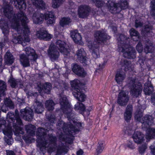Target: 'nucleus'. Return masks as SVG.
Masks as SVG:
<instances>
[{"label": "nucleus", "mask_w": 155, "mask_h": 155, "mask_svg": "<svg viewBox=\"0 0 155 155\" xmlns=\"http://www.w3.org/2000/svg\"><path fill=\"white\" fill-rule=\"evenodd\" d=\"M11 0L12 2L16 1L17 4L15 5V7L20 10V11L17 14H14L13 7L6 4L4 5L3 8L4 14L6 17L11 20L12 22H13L12 26L18 34L23 32L22 36L19 35L17 37H15L12 39V42L15 44L21 43L24 46L26 45L27 42L30 41L28 37L30 32L27 25L28 18L23 12L26 8V3L24 0Z\"/></svg>", "instance_id": "nucleus-1"}, {"label": "nucleus", "mask_w": 155, "mask_h": 155, "mask_svg": "<svg viewBox=\"0 0 155 155\" xmlns=\"http://www.w3.org/2000/svg\"><path fill=\"white\" fill-rule=\"evenodd\" d=\"M49 130L42 128L38 129L36 135L38 137L37 142V146L40 150L43 153L46 151L48 153H51L55 150L56 145L57 138L56 137L52 134L46 135Z\"/></svg>", "instance_id": "nucleus-2"}, {"label": "nucleus", "mask_w": 155, "mask_h": 155, "mask_svg": "<svg viewBox=\"0 0 155 155\" xmlns=\"http://www.w3.org/2000/svg\"><path fill=\"white\" fill-rule=\"evenodd\" d=\"M66 44L64 42L58 40L56 42V47L53 44H51L48 50V54L51 61L57 60L59 55L58 49L64 55V57L70 56V49L65 48Z\"/></svg>", "instance_id": "nucleus-3"}, {"label": "nucleus", "mask_w": 155, "mask_h": 155, "mask_svg": "<svg viewBox=\"0 0 155 155\" xmlns=\"http://www.w3.org/2000/svg\"><path fill=\"white\" fill-rule=\"evenodd\" d=\"M91 0L95 3L96 6L98 8L103 6H107L110 12L112 13H116L119 12V10H117L119 7L121 9H125L127 8L128 6L127 0H119L117 4L110 0Z\"/></svg>", "instance_id": "nucleus-4"}, {"label": "nucleus", "mask_w": 155, "mask_h": 155, "mask_svg": "<svg viewBox=\"0 0 155 155\" xmlns=\"http://www.w3.org/2000/svg\"><path fill=\"white\" fill-rule=\"evenodd\" d=\"M71 110L69 109L63 111L64 113L66 114L68 120L69 121L67 126L64 125L62 129L64 133L66 134H70L73 136L75 134V133L78 131L77 129L73 127L72 123L75 124V116L74 113L72 112V108L70 107Z\"/></svg>", "instance_id": "nucleus-5"}, {"label": "nucleus", "mask_w": 155, "mask_h": 155, "mask_svg": "<svg viewBox=\"0 0 155 155\" xmlns=\"http://www.w3.org/2000/svg\"><path fill=\"white\" fill-rule=\"evenodd\" d=\"M32 18L34 23L35 24H40L45 19L47 24H52L55 22V17L54 13L51 12L44 14L36 12L33 14Z\"/></svg>", "instance_id": "nucleus-6"}, {"label": "nucleus", "mask_w": 155, "mask_h": 155, "mask_svg": "<svg viewBox=\"0 0 155 155\" xmlns=\"http://www.w3.org/2000/svg\"><path fill=\"white\" fill-rule=\"evenodd\" d=\"M143 110L144 109L141 108V106H139L135 112V118L137 121L143 124V127L148 128L153 124V118L151 116L147 115L141 118L143 116Z\"/></svg>", "instance_id": "nucleus-7"}, {"label": "nucleus", "mask_w": 155, "mask_h": 155, "mask_svg": "<svg viewBox=\"0 0 155 155\" xmlns=\"http://www.w3.org/2000/svg\"><path fill=\"white\" fill-rule=\"evenodd\" d=\"M128 86L130 89V93L133 97H137L141 95L142 91V86L135 78L129 79Z\"/></svg>", "instance_id": "nucleus-8"}, {"label": "nucleus", "mask_w": 155, "mask_h": 155, "mask_svg": "<svg viewBox=\"0 0 155 155\" xmlns=\"http://www.w3.org/2000/svg\"><path fill=\"white\" fill-rule=\"evenodd\" d=\"M80 83V81L78 79L71 81L70 83L72 89L74 90L73 92L74 96L79 101L83 102L86 97L79 87Z\"/></svg>", "instance_id": "nucleus-9"}, {"label": "nucleus", "mask_w": 155, "mask_h": 155, "mask_svg": "<svg viewBox=\"0 0 155 155\" xmlns=\"http://www.w3.org/2000/svg\"><path fill=\"white\" fill-rule=\"evenodd\" d=\"M119 51L123 53L124 57L129 59L135 58L136 52L134 48L128 44H124L119 47Z\"/></svg>", "instance_id": "nucleus-10"}, {"label": "nucleus", "mask_w": 155, "mask_h": 155, "mask_svg": "<svg viewBox=\"0 0 155 155\" xmlns=\"http://www.w3.org/2000/svg\"><path fill=\"white\" fill-rule=\"evenodd\" d=\"M0 27L2 29L3 33L4 35L3 38L2 40L0 42V47L2 48L5 45V43L9 41V39L8 37L9 33V28L7 23H3V21H1L0 23Z\"/></svg>", "instance_id": "nucleus-11"}, {"label": "nucleus", "mask_w": 155, "mask_h": 155, "mask_svg": "<svg viewBox=\"0 0 155 155\" xmlns=\"http://www.w3.org/2000/svg\"><path fill=\"white\" fill-rule=\"evenodd\" d=\"M7 119L9 121V124L8 125V129H12V125L13 126V127L15 128L16 131L21 134H23V133L21 129V128L18 126H16V124L14 123L15 120V116L14 114L11 112H9L7 114Z\"/></svg>", "instance_id": "nucleus-12"}, {"label": "nucleus", "mask_w": 155, "mask_h": 155, "mask_svg": "<svg viewBox=\"0 0 155 155\" xmlns=\"http://www.w3.org/2000/svg\"><path fill=\"white\" fill-rule=\"evenodd\" d=\"M20 114L24 119L28 121L32 120L34 115L32 110L28 107L21 110Z\"/></svg>", "instance_id": "nucleus-13"}, {"label": "nucleus", "mask_w": 155, "mask_h": 155, "mask_svg": "<svg viewBox=\"0 0 155 155\" xmlns=\"http://www.w3.org/2000/svg\"><path fill=\"white\" fill-rule=\"evenodd\" d=\"M129 100L128 94L125 91H121L119 93L117 100V103L120 106H125Z\"/></svg>", "instance_id": "nucleus-14"}, {"label": "nucleus", "mask_w": 155, "mask_h": 155, "mask_svg": "<svg viewBox=\"0 0 155 155\" xmlns=\"http://www.w3.org/2000/svg\"><path fill=\"white\" fill-rule=\"evenodd\" d=\"M94 37L98 43H104L105 41L109 39L110 37L104 32L97 31L95 33Z\"/></svg>", "instance_id": "nucleus-15"}, {"label": "nucleus", "mask_w": 155, "mask_h": 155, "mask_svg": "<svg viewBox=\"0 0 155 155\" xmlns=\"http://www.w3.org/2000/svg\"><path fill=\"white\" fill-rule=\"evenodd\" d=\"M71 68L73 71L78 76L82 77H84L85 76L86 73L84 69L80 65L74 64H72Z\"/></svg>", "instance_id": "nucleus-16"}, {"label": "nucleus", "mask_w": 155, "mask_h": 155, "mask_svg": "<svg viewBox=\"0 0 155 155\" xmlns=\"http://www.w3.org/2000/svg\"><path fill=\"white\" fill-rule=\"evenodd\" d=\"M88 45L89 48L93 51L92 53L93 57L95 59L99 57L100 54L99 50L98 49L99 47V44H94V43H92L91 41H90L88 43Z\"/></svg>", "instance_id": "nucleus-17"}, {"label": "nucleus", "mask_w": 155, "mask_h": 155, "mask_svg": "<svg viewBox=\"0 0 155 155\" xmlns=\"http://www.w3.org/2000/svg\"><path fill=\"white\" fill-rule=\"evenodd\" d=\"M90 11V8L87 5L80 6L78 8V15L79 17L84 18L87 17Z\"/></svg>", "instance_id": "nucleus-18"}, {"label": "nucleus", "mask_w": 155, "mask_h": 155, "mask_svg": "<svg viewBox=\"0 0 155 155\" xmlns=\"http://www.w3.org/2000/svg\"><path fill=\"white\" fill-rule=\"evenodd\" d=\"M3 133L5 135L4 137L5 142L8 145H12L13 140L12 138V133L11 129H8L3 130Z\"/></svg>", "instance_id": "nucleus-19"}, {"label": "nucleus", "mask_w": 155, "mask_h": 155, "mask_svg": "<svg viewBox=\"0 0 155 155\" xmlns=\"http://www.w3.org/2000/svg\"><path fill=\"white\" fill-rule=\"evenodd\" d=\"M27 56L30 57L32 61H35L37 58V55L36 54L35 50L29 47H26L24 49Z\"/></svg>", "instance_id": "nucleus-20"}, {"label": "nucleus", "mask_w": 155, "mask_h": 155, "mask_svg": "<svg viewBox=\"0 0 155 155\" xmlns=\"http://www.w3.org/2000/svg\"><path fill=\"white\" fill-rule=\"evenodd\" d=\"M19 57L21 64L24 67L30 66L29 60L33 61L32 59H31L30 58L24 54H20Z\"/></svg>", "instance_id": "nucleus-21"}, {"label": "nucleus", "mask_w": 155, "mask_h": 155, "mask_svg": "<svg viewBox=\"0 0 155 155\" xmlns=\"http://www.w3.org/2000/svg\"><path fill=\"white\" fill-rule=\"evenodd\" d=\"M37 37L40 39L49 40L52 38V35L48 33L45 30H40L37 31L36 34Z\"/></svg>", "instance_id": "nucleus-22"}, {"label": "nucleus", "mask_w": 155, "mask_h": 155, "mask_svg": "<svg viewBox=\"0 0 155 155\" xmlns=\"http://www.w3.org/2000/svg\"><path fill=\"white\" fill-rule=\"evenodd\" d=\"M60 103L61 105V109L63 111L67 109H69L71 110L70 107H71L70 104L68 102L67 98L65 96H63L60 99Z\"/></svg>", "instance_id": "nucleus-23"}, {"label": "nucleus", "mask_w": 155, "mask_h": 155, "mask_svg": "<svg viewBox=\"0 0 155 155\" xmlns=\"http://www.w3.org/2000/svg\"><path fill=\"white\" fill-rule=\"evenodd\" d=\"M77 56V60L81 63H85L86 59V54L84 49L81 48L77 52L76 54Z\"/></svg>", "instance_id": "nucleus-24"}, {"label": "nucleus", "mask_w": 155, "mask_h": 155, "mask_svg": "<svg viewBox=\"0 0 155 155\" xmlns=\"http://www.w3.org/2000/svg\"><path fill=\"white\" fill-rule=\"evenodd\" d=\"M56 150V155H62L63 154H65L68 151V150L63 144H61L57 146V141L56 142V145L55 147V150L52 152L55 151Z\"/></svg>", "instance_id": "nucleus-25"}, {"label": "nucleus", "mask_w": 155, "mask_h": 155, "mask_svg": "<svg viewBox=\"0 0 155 155\" xmlns=\"http://www.w3.org/2000/svg\"><path fill=\"white\" fill-rule=\"evenodd\" d=\"M144 135L139 131L135 132L133 136V139L135 143L140 144L144 140Z\"/></svg>", "instance_id": "nucleus-26"}, {"label": "nucleus", "mask_w": 155, "mask_h": 155, "mask_svg": "<svg viewBox=\"0 0 155 155\" xmlns=\"http://www.w3.org/2000/svg\"><path fill=\"white\" fill-rule=\"evenodd\" d=\"M44 108L42 103L35 99V103L33 105V109L35 112L37 114L41 113L44 110Z\"/></svg>", "instance_id": "nucleus-27"}, {"label": "nucleus", "mask_w": 155, "mask_h": 155, "mask_svg": "<svg viewBox=\"0 0 155 155\" xmlns=\"http://www.w3.org/2000/svg\"><path fill=\"white\" fill-rule=\"evenodd\" d=\"M38 87L39 88V91L43 90L45 93L49 94L50 92L51 88V83L46 82L43 84L41 83L38 84Z\"/></svg>", "instance_id": "nucleus-28"}, {"label": "nucleus", "mask_w": 155, "mask_h": 155, "mask_svg": "<svg viewBox=\"0 0 155 155\" xmlns=\"http://www.w3.org/2000/svg\"><path fill=\"white\" fill-rule=\"evenodd\" d=\"M133 111V107L131 105H128L126 108L124 114L125 120L127 122L130 120L132 117Z\"/></svg>", "instance_id": "nucleus-29"}, {"label": "nucleus", "mask_w": 155, "mask_h": 155, "mask_svg": "<svg viewBox=\"0 0 155 155\" xmlns=\"http://www.w3.org/2000/svg\"><path fill=\"white\" fill-rule=\"evenodd\" d=\"M14 58L12 53L8 51L4 56V61L5 64L10 65L13 62Z\"/></svg>", "instance_id": "nucleus-30"}, {"label": "nucleus", "mask_w": 155, "mask_h": 155, "mask_svg": "<svg viewBox=\"0 0 155 155\" xmlns=\"http://www.w3.org/2000/svg\"><path fill=\"white\" fill-rule=\"evenodd\" d=\"M71 36L75 43H78L81 40V37L77 30L73 31L71 32Z\"/></svg>", "instance_id": "nucleus-31"}, {"label": "nucleus", "mask_w": 155, "mask_h": 155, "mask_svg": "<svg viewBox=\"0 0 155 155\" xmlns=\"http://www.w3.org/2000/svg\"><path fill=\"white\" fill-rule=\"evenodd\" d=\"M147 128L146 138L147 140L154 138L155 137V128L150 127Z\"/></svg>", "instance_id": "nucleus-32"}, {"label": "nucleus", "mask_w": 155, "mask_h": 155, "mask_svg": "<svg viewBox=\"0 0 155 155\" xmlns=\"http://www.w3.org/2000/svg\"><path fill=\"white\" fill-rule=\"evenodd\" d=\"M33 4L36 8L43 9L45 8V4L42 0H31Z\"/></svg>", "instance_id": "nucleus-33"}, {"label": "nucleus", "mask_w": 155, "mask_h": 155, "mask_svg": "<svg viewBox=\"0 0 155 155\" xmlns=\"http://www.w3.org/2000/svg\"><path fill=\"white\" fill-rule=\"evenodd\" d=\"M35 126L31 124H28L25 126L27 133L31 136H33L35 135Z\"/></svg>", "instance_id": "nucleus-34"}, {"label": "nucleus", "mask_w": 155, "mask_h": 155, "mask_svg": "<svg viewBox=\"0 0 155 155\" xmlns=\"http://www.w3.org/2000/svg\"><path fill=\"white\" fill-rule=\"evenodd\" d=\"M125 74L122 72H117L115 75V79L117 83L120 84L125 78Z\"/></svg>", "instance_id": "nucleus-35"}, {"label": "nucleus", "mask_w": 155, "mask_h": 155, "mask_svg": "<svg viewBox=\"0 0 155 155\" xmlns=\"http://www.w3.org/2000/svg\"><path fill=\"white\" fill-rule=\"evenodd\" d=\"M7 85L6 83L3 81L0 80V97L1 95H5V92L7 89ZM1 99L0 98V102Z\"/></svg>", "instance_id": "nucleus-36"}, {"label": "nucleus", "mask_w": 155, "mask_h": 155, "mask_svg": "<svg viewBox=\"0 0 155 155\" xmlns=\"http://www.w3.org/2000/svg\"><path fill=\"white\" fill-rule=\"evenodd\" d=\"M54 104L52 100L46 101L45 103V107L48 111H52L54 109Z\"/></svg>", "instance_id": "nucleus-37"}, {"label": "nucleus", "mask_w": 155, "mask_h": 155, "mask_svg": "<svg viewBox=\"0 0 155 155\" xmlns=\"http://www.w3.org/2000/svg\"><path fill=\"white\" fill-rule=\"evenodd\" d=\"M143 91L146 95H150L153 92V87L151 84H150L147 86H146Z\"/></svg>", "instance_id": "nucleus-38"}, {"label": "nucleus", "mask_w": 155, "mask_h": 155, "mask_svg": "<svg viewBox=\"0 0 155 155\" xmlns=\"http://www.w3.org/2000/svg\"><path fill=\"white\" fill-rule=\"evenodd\" d=\"M121 64L122 67H124V69L125 71L129 70L130 68L131 64L130 61L126 60H122Z\"/></svg>", "instance_id": "nucleus-39"}, {"label": "nucleus", "mask_w": 155, "mask_h": 155, "mask_svg": "<svg viewBox=\"0 0 155 155\" xmlns=\"http://www.w3.org/2000/svg\"><path fill=\"white\" fill-rule=\"evenodd\" d=\"M65 0H52V6L54 8H58L64 2Z\"/></svg>", "instance_id": "nucleus-40"}, {"label": "nucleus", "mask_w": 155, "mask_h": 155, "mask_svg": "<svg viewBox=\"0 0 155 155\" xmlns=\"http://www.w3.org/2000/svg\"><path fill=\"white\" fill-rule=\"evenodd\" d=\"M71 21V19L69 18L64 17L62 18L60 21V25L62 26L69 25Z\"/></svg>", "instance_id": "nucleus-41"}, {"label": "nucleus", "mask_w": 155, "mask_h": 155, "mask_svg": "<svg viewBox=\"0 0 155 155\" xmlns=\"http://www.w3.org/2000/svg\"><path fill=\"white\" fill-rule=\"evenodd\" d=\"M5 105L7 107L11 109L14 108V105L13 103L10 99L6 98L4 101Z\"/></svg>", "instance_id": "nucleus-42"}, {"label": "nucleus", "mask_w": 155, "mask_h": 155, "mask_svg": "<svg viewBox=\"0 0 155 155\" xmlns=\"http://www.w3.org/2000/svg\"><path fill=\"white\" fill-rule=\"evenodd\" d=\"M129 32L131 37L135 36L136 37V39L135 40L133 39V40L134 41H137L139 39V34L138 31H136L133 28H132L130 31Z\"/></svg>", "instance_id": "nucleus-43"}, {"label": "nucleus", "mask_w": 155, "mask_h": 155, "mask_svg": "<svg viewBox=\"0 0 155 155\" xmlns=\"http://www.w3.org/2000/svg\"><path fill=\"white\" fill-rule=\"evenodd\" d=\"M74 109L75 110H79L82 111H84L85 110V107L83 104L78 102L75 104Z\"/></svg>", "instance_id": "nucleus-44"}, {"label": "nucleus", "mask_w": 155, "mask_h": 155, "mask_svg": "<svg viewBox=\"0 0 155 155\" xmlns=\"http://www.w3.org/2000/svg\"><path fill=\"white\" fill-rule=\"evenodd\" d=\"M8 82L10 83L11 86L12 88L15 87L18 83L20 82L19 80H15L13 78H10Z\"/></svg>", "instance_id": "nucleus-45"}, {"label": "nucleus", "mask_w": 155, "mask_h": 155, "mask_svg": "<svg viewBox=\"0 0 155 155\" xmlns=\"http://www.w3.org/2000/svg\"><path fill=\"white\" fill-rule=\"evenodd\" d=\"M104 149V146L102 142H99L96 149V151L98 154L101 153Z\"/></svg>", "instance_id": "nucleus-46"}, {"label": "nucleus", "mask_w": 155, "mask_h": 155, "mask_svg": "<svg viewBox=\"0 0 155 155\" xmlns=\"http://www.w3.org/2000/svg\"><path fill=\"white\" fill-rule=\"evenodd\" d=\"M153 48L152 44L149 45H146L144 48V51L146 53L152 52Z\"/></svg>", "instance_id": "nucleus-47"}, {"label": "nucleus", "mask_w": 155, "mask_h": 155, "mask_svg": "<svg viewBox=\"0 0 155 155\" xmlns=\"http://www.w3.org/2000/svg\"><path fill=\"white\" fill-rule=\"evenodd\" d=\"M152 27L151 25H146L145 26V28L143 30V32H144L145 34L146 33L150 32V31L152 30Z\"/></svg>", "instance_id": "nucleus-48"}, {"label": "nucleus", "mask_w": 155, "mask_h": 155, "mask_svg": "<svg viewBox=\"0 0 155 155\" xmlns=\"http://www.w3.org/2000/svg\"><path fill=\"white\" fill-rule=\"evenodd\" d=\"M46 118L51 123H54L55 120V116L54 115H51L50 116L46 115Z\"/></svg>", "instance_id": "nucleus-49"}, {"label": "nucleus", "mask_w": 155, "mask_h": 155, "mask_svg": "<svg viewBox=\"0 0 155 155\" xmlns=\"http://www.w3.org/2000/svg\"><path fill=\"white\" fill-rule=\"evenodd\" d=\"M147 146L145 144L142 145L139 148V153L141 154H143L145 152V150L147 149Z\"/></svg>", "instance_id": "nucleus-50"}, {"label": "nucleus", "mask_w": 155, "mask_h": 155, "mask_svg": "<svg viewBox=\"0 0 155 155\" xmlns=\"http://www.w3.org/2000/svg\"><path fill=\"white\" fill-rule=\"evenodd\" d=\"M72 124H73V127H74L75 129H77L78 130V131H77L75 133V134H74V135L76 134L77 132H78L79 131V130L77 128H76L74 125H75V126L76 125L77 126H78V127H82V124L81 123H80V122H77L76 121H75V124L74 123H72ZM67 134L69 135L70 136H72V137H73V136L74 135H73V136H72V135H70V134Z\"/></svg>", "instance_id": "nucleus-51"}, {"label": "nucleus", "mask_w": 155, "mask_h": 155, "mask_svg": "<svg viewBox=\"0 0 155 155\" xmlns=\"http://www.w3.org/2000/svg\"><path fill=\"white\" fill-rule=\"evenodd\" d=\"M136 49L138 52L139 53H141L143 50V47L142 44L140 43H138L136 46Z\"/></svg>", "instance_id": "nucleus-52"}, {"label": "nucleus", "mask_w": 155, "mask_h": 155, "mask_svg": "<svg viewBox=\"0 0 155 155\" xmlns=\"http://www.w3.org/2000/svg\"><path fill=\"white\" fill-rule=\"evenodd\" d=\"M15 120H16V123L18 125H21L22 124V123L21 120L19 117V115H18L15 117Z\"/></svg>", "instance_id": "nucleus-53"}, {"label": "nucleus", "mask_w": 155, "mask_h": 155, "mask_svg": "<svg viewBox=\"0 0 155 155\" xmlns=\"http://www.w3.org/2000/svg\"><path fill=\"white\" fill-rule=\"evenodd\" d=\"M151 152L154 155H155V142L150 147Z\"/></svg>", "instance_id": "nucleus-54"}, {"label": "nucleus", "mask_w": 155, "mask_h": 155, "mask_svg": "<svg viewBox=\"0 0 155 155\" xmlns=\"http://www.w3.org/2000/svg\"><path fill=\"white\" fill-rule=\"evenodd\" d=\"M127 146L130 149H133L135 148V147L132 144V143L129 141L127 144Z\"/></svg>", "instance_id": "nucleus-55"}, {"label": "nucleus", "mask_w": 155, "mask_h": 155, "mask_svg": "<svg viewBox=\"0 0 155 155\" xmlns=\"http://www.w3.org/2000/svg\"><path fill=\"white\" fill-rule=\"evenodd\" d=\"M63 83V84H61L60 85L62 88L63 90H64V89L65 90L67 89L68 88V84L64 82Z\"/></svg>", "instance_id": "nucleus-56"}, {"label": "nucleus", "mask_w": 155, "mask_h": 155, "mask_svg": "<svg viewBox=\"0 0 155 155\" xmlns=\"http://www.w3.org/2000/svg\"><path fill=\"white\" fill-rule=\"evenodd\" d=\"M142 25V24L137 20L135 21V26L136 28L140 27Z\"/></svg>", "instance_id": "nucleus-57"}, {"label": "nucleus", "mask_w": 155, "mask_h": 155, "mask_svg": "<svg viewBox=\"0 0 155 155\" xmlns=\"http://www.w3.org/2000/svg\"><path fill=\"white\" fill-rule=\"evenodd\" d=\"M6 152L7 155H15V154L13 151L6 150Z\"/></svg>", "instance_id": "nucleus-58"}, {"label": "nucleus", "mask_w": 155, "mask_h": 155, "mask_svg": "<svg viewBox=\"0 0 155 155\" xmlns=\"http://www.w3.org/2000/svg\"><path fill=\"white\" fill-rule=\"evenodd\" d=\"M150 8H155V0H152L150 2Z\"/></svg>", "instance_id": "nucleus-59"}, {"label": "nucleus", "mask_w": 155, "mask_h": 155, "mask_svg": "<svg viewBox=\"0 0 155 155\" xmlns=\"http://www.w3.org/2000/svg\"><path fill=\"white\" fill-rule=\"evenodd\" d=\"M150 14L152 16H155V8H151Z\"/></svg>", "instance_id": "nucleus-60"}, {"label": "nucleus", "mask_w": 155, "mask_h": 155, "mask_svg": "<svg viewBox=\"0 0 155 155\" xmlns=\"http://www.w3.org/2000/svg\"><path fill=\"white\" fill-rule=\"evenodd\" d=\"M3 125L5 126V127H6V122L5 120H0V127H1L2 125Z\"/></svg>", "instance_id": "nucleus-61"}, {"label": "nucleus", "mask_w": 155, "mask_h": 155, "mask_svg": "<svg viewBox=\"0 0 155 155\" xmlns=\"http://www.w3.org/2000/svg\"><path fill=\"white\" fill-rule=\"evenodd\" d=\"M152 103L155 105V93L154 94L153 96L151 98Z\"/></svg>", "instance_id": "nucleus-62"}, {"label": "nucleus", "mask_w": 155, "mask_h": 155, "mask_svg": "<svg viewBox=\"0 0 155 155\" xmlns=\"http://www.w3.org/2000/svg\"><path fill=\"white\" fill-rule=\"evenodd\" d=\"M83 151L81 150H80L77 152V155H82L83 153Z\"/></svg>", "instance_id": "nucleus-63"}, {"label": "nucleus", "mask_w": 155, "mask_h": 155, "mask_svg": "<svg viewBox=\"0 0 155 155\" xmlns=\"http://www.w3.org/2000/svg\"><path fill=\"white\" fill-rule=\"evenodd\" d=\"M73 141V138L72 137L70 138V140H68V141H66L69 144H71L72 143Z\"/></svg>", "instance_id": "nucleus-64"}]
</instances>
